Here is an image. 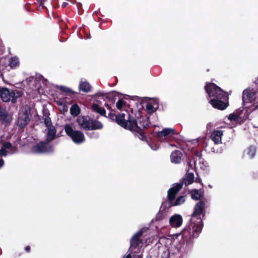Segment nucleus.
Masks as SVG:
<instances>
[{
    "mask_svg": "<svg viewBox=\"0 0 258 258\" xmlns=\"http://www.w3.org/2000/svg\"><path fill=\"white\" fill-rule=\"evenodd\" d=\"M66 134L76 144H81L85 141V137L82 132L74 130L71 124H66L64 126Z\"/></svg>",
    "mask_w": 258,
    "mask_h": 258,
    "instance_id": "6",
    "label": "nucleus"
},
{
    "mask_svg": "<svg viewBox=\"0 0 258 258\" xmlns=\"http://www.w3.org/2000/svg\"><path fill=\"white\" fill-rule=\"evenodd\" d=\"M175 134V131L172 128H165L162 131L157 133V136L158 138L163 137H170Z\"/></svg>",
    "mask_w": 258,
    "mask_h": 258,
    "instance_id": "17",
    "label": "nucleus"
},
{
    "mask_svg": "<svg viewBox=\"0 0 258 258\" xmlns=\"http://www.w3.org/2000/svg\"><path fill=\"white\" fill-rule=\"evenodd\" d=\"M205 89L210 97H213L210 103L215 108L225 109L228 106V95L220 88L214 83H207Z\"/></svg>",
    "mask_w": 258,
    "mask_h": 258,
    "instance_id": "1",
    "label": "nucleus"
},
{
    "mask_svg": "<svg viewBox=\"0 0 258 258\" xmlns=\"http://www.w3.org/2000/svg\"><path fill=\"white\" fill-rule=\"evenodd\" d=\"M92 108L94 111L99 113L101 115H104L105 113V110L96 104H93Z\"/></svg>",
    "mask_w": 258,
    "mask_h": 258,
    "instance_id": "30",
    "label": "nucleus"
},
{
    "mask_svg": "<svg viewBox=\"0 0 258 258\" xmlns=\"http://www.w3.org/2000/svg\"><path fill=\"white\" fill-rule=\"evenodd\" d=\"M78 124L83 129L89 130L90 120L88 117L79 116L77 119Z\"/></svg>",
    "mask_w": 258,
    "mask_h": 258,
    "instance_id": "13",
    "label": "nucleus"
},
{
    "mask_svg": "<svg viewBox=\"0 0 258 258\" xmlns=\"http://www.w3.org/2000/svg\"><path fill=\"white\" fill-rule=\"evenodd\" d=\"M44 123L46 125V126L48 128L50 126H52L51 125V119L49 117H46L44 119Z\"/></svg>",
    "mask_w": 258,
    "mask_h": 258,
    "instance_id": "34",
    "label": "nucleus"
},
{
    "mask_svg": "<svg viewBox=\"0 0 258 258\" xmlns=\"http://www.w3.org/2000/svg\"><path fill=\"white\" fill-rule=\"evenodd\" d=\"M67 5V3L64 2L62 4V7L64 8V7H66Z\"/></svg>",
    "mask_w": 258,
    "mask_h": 258,
    "instance_id": "41",
    "label": "nucleus"
},
{
    "mask_svg": "<svg viewBox=\"0 0 258 258\" xmlns=\"http://www.w3.org/2000/svg\"><path fill=\"white\" fill-rule=\"evenodd\" d=\"M190 193H191V198L193 199L197 200L199 199L200 198V197H201L202 190H201V189H200V190L193 189L191 191Z\"/></svg>",
    "mask_w": 258,
    "mask_h": 258,
    "instance_id": "27",
    "label": "nucleus"
},
{
    "mask_svg": "<svg viewBox=\"0 0 258 258\" xmlns=\"http://www.w3.org/2000/svg\"><path fill=\"white\" fill-rule=\"evenodd\" d=\"M254 93L250 89H246L243 92L242 101L243 104L245 107H249L251 105H248V103H252L254 100Z\"/></svg>",
    "mask_w": 258,
    "mask_h": 258,
    "instance_id": "10",
    "label": "nucleus"
},
{
    "mask_svg": "<svg viewBox=\"0 0 258 258\" xmlns=\"http://www.w3.org/2000/svg\"><path fill=\"white\" fill-rule=\"evenodd\" d=\"M256 149L253 146H250L245 151V154L249 158H253L255 154Z\"/></svg>",
    "mask_w": 258,
    "mask_h": 258,
    "instance_id": "24",
    "label": "nucleus"
},
{
    "mask_svg": "<svg viewBox=\"0 0 258 258\" xmlns=\"http://www.w3.org/2000/svg\"><path fill=\"white\" fill-rule=\"evenodd\" d=\"M29 121L30 118L28 113V110L25 108L22 109L18 114V125L23 127L26 126Z\"/></svg>",
    "mask_w": 258,
    "mask_h": 258,
    "instance_id": "9",
    "label": "nucleus"
},
{
    "mask_svg": "<svg viewBox=\"0 0 258 258\" xmlns=\"http://www.w3.org/2000/svg\"><path fill=\"white\" fill-rule=\"evenodd\" d=\"M253 108L251 109L252 110H258V101L254 103L251 105Z\"/></svg>",
    "mask_w": 258,
    "mask_h": 258,
    "instance_id": "37",
    "label": "nucleus"
},
{
    "mask_svg": "<svg viewBox=\"0 0 258 258\" xmlns=\"http://www.w3.org/2000/svg\"><path fill=\"white\" fill-rule=\"evenodd\" d=\"M47 142L52 141L55 137L56 131L54 126H50L47 128Z\"/></svg>",
    "mask_w": 258,
    "mask_h": 258,
    "instance_id": "21",
    "label": "nucleus"
},
{
    "mask_svg": "<svg viewBox=\"0 0 258 258\" xmlns=\"http://www.w3.org/2000/svg\"><path fill=\"white\" fill-rule=\"evenodd\" d=\"M125 101L122 99H119L116 104V106L117 109H121L122 107L125 105Z\"/></svg>",
    "mask_w": 258,
    "mask_h": 258,
    "instance_id": "32",
    "label": "nucleus"
},
{
    "mask_svg": "<svg viewBox=\"0 0 258 258\" xmlns=\"http://www.w3.org/2000/svg\"><path fill=\"white\" fill-rule=\"evenodd\" d=\"M9 66L11 68H14L18 64L19 61L18 58L16 56H14V57H11L9 59Z\"/></svg>",
    "mask_w": 258,
    "mask_h": 258,
    "instance_id": "29",
    "label": "nucleus"
},
{
    "mask_svg": "<svg viewBox=\"0 0 258 258\" xmlns=\"http://www.w3.org/2000/svg\"><path fill=\"white\" fill-rule=\"evenodd\" d=\"M182 187V184L180 183H175L173 184L172 186L169 189L168 192V198L170 201L171 205L172 206H176L182 204L185 201L184 196H180L174 202V200L175 195L180 190Z\"/></svg>",
    "mask_w": 258,
    "mask_h": 258,
    "instance_id": "4",
    "label": "nucleus"
},
{
    "mask_svg": "<svg viewBox=\"0 0 258 258\" xmlns=\"http://www.w3.org/2000/svg\"><path fill=\"white\" fill-rule=\"evenodd\" d=\"M4 164V161L3 159H0V168L3 166Z\"/></svg>",
    "mask_w": 258,
    "mask_h": 258,
    "instance_id": "39",
    "label": "nucleus"
},
{
    "mask_svg": "<svg viewBox=\"0 0 258 258\" xmlns=\"http://www.w3.org/2000/svg\"><path fill=\"white\" fill-rule=\"evenodd\" d=\"M8 154L6 149L2 147V148L0 150V156H6Z\"/></svg>",
    "mask_w": 258,
    "mask_h": 258,
    "instance_id": "36",
    "label": "nucleus"
},
{
    "mask_svg": "<svg viewBox=\"0 0 258 258\" xmlns=\"http://www.w3.org/2000/svg\"><path fill=\"white\" fill-rule=\"evenodd\" d=\"M204 209V204L202 202H198L195 206L194 212L191 215L190 224L194 226H203L204 223L200 215Z\"/></svg>",
    "mask_w": 258,
    "mask_h": 258,
    "instance_id": "5",
    "label": "nucleus"
},
{
    "mask_svg": "<svg viewBox=\"0 0 258 258\" xmlns=\"http://www.w3.org/2000/svg\"><path fill=\"white\" fill-rule=\"evenodd\" d=\"M142 234V230L137 232L134 235L131 241V246L130 248L131 253L126 255L125 258H142V255L136 254V253L140 251V249L142 247V242L140 239V237Z\"/></svg>",
    "mask_w": 258,
    "mask_h": 258,
    "instance_id": "3",
    "label": "nucleus"
},
{
    "mask_svg": "<svg viewBox=\"0 0 258 258\" xmlns=\"http://www.w3.org/2000/svg\"><path fill=\"white\" fill-rule=\"evenodd\" d=\"M52 151V148L48 144V143L43 142L36 144L31 149V151L34 153H49Z\"/></svg>",
    "mask_w": 258,
    "mask_h": 258,
    "instance_id": "8",
    "label": "nucleus"
},
{
    "mask_svg": "<svg viewBox=\"0 0 258 258\" xmlns=\"http://www.w3.org/2000/svg\"><path fill=\"white\" fill-rule=\"evenodd\" d=\"M170 157L172 162L179 163L181 160V153L178 151H175L171 153Z\"/></svg>",
    "mask_w": 258,
    "mask_h": 258,
    "instance_id": "20",
    "label": "nucleus"
},
{
    "mask_svg": "<svg viewBox=\"0 0 258 258\" xmlns=\"http://www.w3.org/2000/svg\"><path fill=\"white\" fill-rule=\"evenodd\" d=\"M21 96V93L17 91L10 92L9 89L6 88H2L0 89V97L4 102H8L11 100L14 102L18 97Z\"/></svg>",
    "mask_w": 258,
    "mask_h": 258,
    "instance_id": "7",
    "label": "nucleus"
},
{
    "mask_svg": "<svg viewBox=\"0 0 258 258\" xmlns=\"http://www.w3.org/2000/svg\"><path fill=\"white\" fill-rule=\"evenodd\" d=\"M194 174L193 173L189 172L186 174L184 178V182L186 185H189L194 182Z\"/></svg>",
    "mask_w": 258,
    "mask_h": 258,
    "instance_id": "25",
    "label": "nucleus"
},
{
    "mask_svg": "<svg viewBox=\"0 0 258 258\" xmlns=\"http://www.w3.org/2000/svg\"><path fill=\"white\" fill-rule=\"evenodd\" d=\"M57 88L59 89L60 90L65 92H73L69 88L63 86H57Z\"/></svg>",
    "mask_w": 258,
    "mask_h": 258,
    "instance_id": "33",
    "label": "nucleus"
},
{
    "mask_svg": "<svg viewBox=\"0 0 258 258\" xmlns=\"http://www.w3.org/2000/svg\"><path fill=\"white\" fill-rule=\"evenodd\" d=\"M248 117V114H246L244 116H242L241 113L236 114L234 113L230 114L229 115L228 119L231 121H235L238 123H241L243 122L244 120Z\"/></svg>",
    "mask_w": 258,
    "mask_h": 258,
    "instance_id": "14",
    "label": "nucleus"
},
{
    "mask_svg": "<svg viewBox=\"0 0 258 258\" xmlns=\"http://www.w3.org/2000/svg\"><path fill=\"white\" fill-rule=\"evenodd\" d=\"M57 104L60 106V111L61 113H64L65 112L68 111V108L67 106L63 104L61 101H58L57 102Z\"/></svg>",
    "mask_w": 258,
    "mask_h": 258,
    "instance_id": "31",
    "label": "nucleus"
},
{
    "mask_svg": "<svg viewBox=\"0 0 258 258\" xmlns=\"http://www.w3.org/2000/svg\"><path fill=\"white\" fill-rule=\"evenodd\" d=\"M182 217L179 214H174L169 219L171 226H181L182 223Z\"/></svg>",
    "mask_w": 258,
    "mask_h": 258,
    "instance_id": "15",
    "label": "nucleus"
},
{
    "mask_svg": "<svg viewBox=\"0 0 258 258\" xmlns=\"http://www.w3.org/2000/svg\"><path fill=\"white\" fill-rule=\"evenodd\" d=\"M30 246H28L26 247V248H25L26 251H27L28 252L30 251Z\"/></svg>",
    "mask_w": 258,
    "mask_h": 258,
    "instance_id": "40",
    "label": "nucleus"
},
{
    "mask_svg": "<svg viewBox=\"0 0 258 258\" xmlns=\"http://www.w3.org/2000/svg\"><path fill=\"white\" fill-rule=\"evenodd\" d=\"M79 89L80 91H82L84 92H88L91 89V86L88 82L82 81L80 83Z\"/></svg>",
    "mask_w": 258,
    "mask_h": 258,
    "instance_id": "23",
    "label": "nucleus"
},
{
    "mask_svg": "<svg viewBox=\"0 0 258 258\" xmlns=\"http://www.w3.org/2000/svg\"><path fill=\"white\" fill-rule=\"evenodd\" d=\"M158 107V104L155 100H153L147 103L146 108L148 113H151L156 110Z\"/></svg>",
    "mask_w": 258,
    "mask_h": 258,
    "instance_id": "19",
    "label": "nucleus"
},
{
    "mask_svg": "<svg viewBox=\"0 0 258 258\" xmlns=\"http://www.w3.org/2000/svg\"><path fill=\"white\" fill-rule=\"evenodd\" d=\"M88 135L91 138H97L99 136V135L97 133L94 132L88 133Z\"/></svg>",
    "mask_w": 258,
    "mask_h": 258,
    "instance_id": "35",
    "label": "nucleus"
},
{
    "mask_svg": "<svg viewBox=\"0 0 258 258\" xmlns=\"http://www.w3.org/2000/svg\"><path fill=\"white\" fill-rule=\"evenodd\" d=\"M201 227H198V226H197V227H194V230L195 231H198V232H200L201 230Z\"/></svg>",
    "mask_w": 258,
    "mask_h": 258,
    "instance_id": "38",
    "label": "nucleus"
},
{
    "mask_svg": "<svg viewBox=\"0 0 258 258\" xmlns=\"http://www.w3.org/2000/svg\"><path fill=\"white\" fill-rule=\"evenodd\" d=\"M169 206L167 205V203H163L160 207L158 213L157 214L155 218L153 219L152 222L157 221L161 220L166 215Z\"/></svg>",
    "mask_w": 258,
    "mask_h": 258,
    "instance_id": "11",
    "label": "nucleus"
},
{
    "mask_svg": "<svg viewBox=\"0 0 258 258\" xmlns=\"http://www.w3.org/2000/svg\"><path fill=\"white\" fill-rule=\"evenodd\" d=\"M103 127L102 124L98 120H90L89 130H100Z\"/></svg>",
    "mask_w": 258,
    "mask_h": 258,
    "instance_id": "22",
    "label": "nucleus"
},
{
    "mask_svg": "<svg viewBox=\"0 0 258 258\" xmlns=\"http://www.w3.org/2000/svg\"><path fill=\"white\" fill-rule=\"evenodd\" d=\"M223 132L220 130L214 131L211 135V139L216 144H219L222 143V137Z\"/></svg>",
    "mask_w": 258,
    "mask_h": 258,
    "instance_id": "16",
    "label": "nucleus"
},
{
    "mask_svg": "<svg viewBox=\"0 0 258 258\" xmlns=\"http://www.w3.org/2000/svg\"><path fill=\"white\" fill-rule=\"evenodd\" d=\"M80 109L77 104H74L70 108L71 114L73 116H77L80 113Z\"/></svg>",
    "mask_w": 258,
    "mask_h": 258,
    "instance_id": "26",
    "label": "nucleus"
},
{
    "mask_svg": "<svg viewBox=\"0 0 258 258\" xmlns=\"http://www.w3.org/2000/svg\"><path fill=\"white\" fill-rule=\"evenodd\" d=\"M194 163L196 168H200L202 169H205L208 165L207 162L204 159L202 158L200 155L198 153H197L194 158Z\"/></svg>",
    "mask_w": 258,
    "mask_h": 258,
    "instance_id": "12",
    "label": "nucleus"
},
{
    "mask_svg": "<svg viewBox=\"0 0 258 258\" xmlns=\"http://www.w3.org/2000/svg\"><path fill=\"white\" fill-rule=\"evenodd\" d=\"M3 147L5 148L6 149L9 150V151L11 153H14L16 150V148L15 147H13L11 143L9 142H5L3 144Z\"/></svg>",
    "mask_w": 258,
    "mask_h": 258,
    "instance_id": "28",
    "label": "nucleus"
},
{
    "mask_svg": "<svg viewBox=\"0 0 258 258\" xmlns=\"http://www.w3.org/2000/svg\"><path fill=\"white\" fill-rule=\"evenodd\" d=\"M0 120L4 123H8L10 121V117L8 115L6 110L0 106Z\"/></svg>",
    "mask_w": 258,
    "mask_h": 258,
    "instance_id": "18",
    "label": "nucleus"
},
{
    "mask_svg": "<svg viewBox=\"0 0 258 258\" xmlns=\"http://www.w3.org/2000/svg\"><path fill=\"white\" fill-rule=\"evenodd\" d=\"M116 121L123 127L132 132L140 133L143 128L148 126V119L145 117H140L139 119V124L130 115L126 113H121L116 116Z\"/></svg>",
    "mask_w": 258,
    "mask_h": 258,
    "instance_id": "2",
    "label": "nucleus"
}]
</instances>
